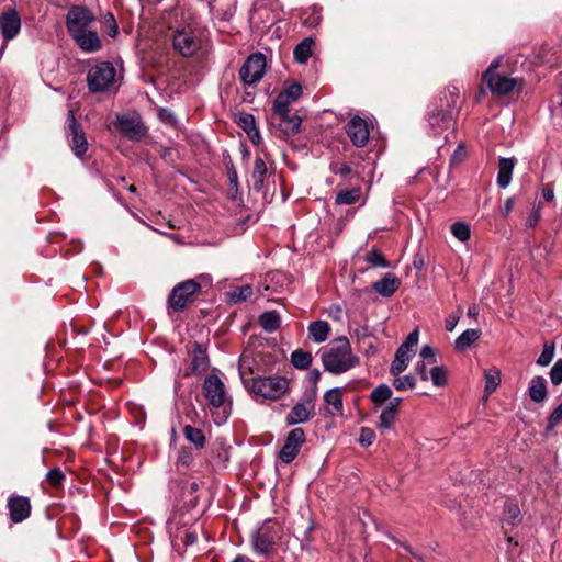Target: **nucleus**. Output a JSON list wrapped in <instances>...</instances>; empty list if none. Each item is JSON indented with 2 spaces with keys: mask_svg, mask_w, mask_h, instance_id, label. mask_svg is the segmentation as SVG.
Wrapping results in <instances>:
<instances>
[{
  "mask_svg": "<svg viewBox=\"0 0 562 562\" xmlns=\"http://www.w3.org/2000/svg\"><path fill=\"white\" fill-rule=\"evenodd\" d=\"M458 322H459V316L450 315L446 319V324H445L446 329L448 331H452L456 328Z\"/></svg>",
  "mask_w": 562,
  "mask_h": 562,
  "instance_id": "nucleus-61",
  "label": "nucleus"
},
{
  "mask_svg": "<svg viewBox=\"0 0 562 562\" xmlns=\"http://www.w3.org/2000/svg\"><path fill=\"white\" fill-rule=\"evenodd\" d=\"M291 102L288 101V99L282 94L279 93L278 97L274 99L273 102V111L274 113L282 120L289 119V105Z\"/></svg>",
  "mask_w": 562,
  "mask_h": 562,
  "instance_id": "nucleus-41",
  "label": "nucleus"
},
{
  "mask_svg": "<svg viewBox=\"0 0 562 562\" xmlns=\"http://www.w3.org/2000/svg\"><path fill=\"white\" fill-rule=\"evenodd\" d=\"M79 48L86 53H95L101 49V40L95 30H88L72 36Z\"/></svg>",
  "mask_w": 562,
  "mask_h": 562,
  "instance_id": "nucleus-18",
  "label": "nucleus"
},
{
  "mask_svg": "<svg viewBox=\"0 0 562 562\" xmlns=\"http://www.w3.org/2000/svg\"><path fill=\"white\" fill-rule=\"evenodd\" d=\"M310 336L316 342H323L328 338L330 333V325L325 321H316L308 326Z\"/></svg>",
  "mask_w": 562,
  "mask_h": 562,
  "instance_id": "nucleus-25",
  "label": "nucleus"
},
{
  "mask_svg": "<svg viewBox=\"0 0 562 562\" xmlns=\"http://www.w3.org/2000/svg\"><path fill=\"white\" fill-rule=\"evenodd\" d=\"M493 93L507 94L514 90H520L522 81L516 78H509L502 75L492 76L484 80Z\"/></svg>",
  "mask_w": 562,
  "mask_h": 562,
  "instance_id": "nucleus-14",
  "label": "nucleus"
},
{
  "mask_svg": "<svg viewBox=\"0 0 562 562\" xmlns=\"http://www.w3.org/2000/svg\"><path fill=\"white\" fill-rule=\"evenodd\" d=\"M324 369L334 374H341L357 367L359 357L352 353L351 345L347 337H338L331 340L321 355Z\"/></svg>",
  "mask_w": 562,
  "mask_h": 562,
  "instance_id": "nucleus-1",
  "label": "nucleus"
},
{
  "mask_svg": "<svg viewBox=\"0 0 562 562\" xmlns=\"http://www.w3.org/2000/svg\"><path fill=\"white\" fill-rule=\"evenodd\" d=\"M427 366L429 364L425 361H418L415 366V372L417 373V375H419L420 380L423 381L428 380Z\"/></svg>",
  "mask_w": 562,
  "mask_h": 562,
  "instance_id": "nucleus-55",
  "label": "nucleus"
},
{
  "mask_svg": "<svg viewBox=\"0 0 562 562\" xmlns=\"http://www.w3.org/2000/svg\"><path fill=\"white\" fill-rule=\"evenodd\" d=\"M115 76L116 70L111 63H98L88 71V88L91 92L108 91L115 85Z\"/></svg>",
  "mask_w": 562,
  "mask_h": 562,
  "instance_id": "nucleus-5",
  "label": "nucleus"
},
{
  "mask_svg": "<svg viewBox=\"0 0 562 562\" xmlns=\"http://www.w3.org/2000/svg\"><path fill=\"white\" fill-rule=\"evenodd\" d=\"M502 521L515 526L520 521V509L515 503H506L504 506Z\"/></svg>",
  "mask_w": 562,
  "mask_h": 562,
  "instance_id": "nucleus-34",
  "label": "nucleus"
},
{
  "mask_svg": "<svg viewBox=\"0 0 562 562\" xmlns=\"http://www.w3.org/2000/svg\"><path fill=\"white\" fill-rule=\"evenodd\" d=\"M392 394L393 392L389 385L381 384L371 392L370 397L375 405H382L392 397Z\"/></svg>",
  "mask_w": 562,
  "mask_h": 562,
  "instance_id": "nucleus-37",
  "label": "nucleus"
},
{
  "mask_svg": "<svg viewBox=\"0 0 562 562\" xmlns=\"http://www.w3.org/2000/svg\"><path fill=\"white\" fill-rule=\"evenodd\" d=\"M529 397L536 403H541L547 397V382L543 376L531 379L528 387Z\"/></svg>",
  "mask_w": 562,
  "mask_h": 562,
  "instance_id": "nucleus-22",
  "label": "nucleus"
},
{
  "mask_svg": "<svg viewBox=\"0 0 562 562\" xmlns=\"http://www.w3.org/2000/svg\"><path fill=\"white\" fill-rule=\"evenodd\" d=\"M228 296L233 303L245 302L252 296V288L250 285L237 286L228 292Z\"/></svg>",
  "mask_w": 562,
  "mask_h": 562,
  "instance_id": "nucleus-40",
  "label": "nucleus"
},
{
  "mask_svg": "<svg viewBox=\"0 0 562 562\" xmlns=\"http://www.w3.org/2000/svg\"><path fill=\"white\" fill-rule=\"evenodd\" d=\"M361 196V189L360 188H353L346 191H340L337 193L335 202L336 204H353L360 200Z\"/></svg>",
  "mask_w": 562,
  "mask_h": 562,
  "instance_id": "nucleus-35",
  "label": "nucleus"
},
{
  "mask_svg": "<svg viewBox=\"0 0 562 562\" xmlns=\"http://www.w3.org/2000/svg\"><path fill=\"white\" fill-rule=\"evenodd\" d=\"M414 356H415V352H411L408 350H405V349L398 347L395 352V357L391 363L390 373L392 375H398L402 372H404L407 369V367Z\"/></svg>",
  "mask_w": 562,
  "mask_h": 562,
  "instance_id": "nucleus-21",
  "label": "nucleus"
},
{
  "mask_svg": "<svg viewBox=\"0 0 562 562\" xmlns=\"http://www.w3.org/2000/svg\"><path fill=\"white\" fill-rule=\"evenodd\" d=\"M542 196L547 202H552L554 199V192L551 184H544L542 187Z\"/></svg>",
  "mask_w": 562,
  "mask_h": 562,
  "instance_id": "nucleus-59",
  "label": "nucleus"
},
{
  "mask_svg": "<svg viewBox=\"0 0 562 562\" xmlns=\"http://www.w3.org/2000/svg\"><path fill=\"white\" fill-rule=\"evenodd\" d=\"M169 533L173 544L181 541L184 546H191L196 541V533L183 527L173 530L172 525L170 524Z\"/></svg>",
  "mask_w": 562,
  "mask_h": 562,
  "instance_id": "nucleus-26",
  "label": "nucleus"
},
{
  "mask_svg": "<svg viewBox=\"0 0 562 562\" xmlns=\"http://www.w3.org/2000/svg\"><path fill=\"white\" fill-rule=\"evenodd\" d=\"M346 132L356 147H363L369 140V123L359 117H352L346 125Z\"/></svg>",
  "mask_w": 562,
  "mask_h": 562,
  "instance_id": "nucleus-12",
  "label": "nucleus"
},
{
  "mask_svg": "<svg viewBox=\"0 0 562 562\" xmlns=\"http://www.w3.org/2000/svg\"><path fill=\"white\" fill-rule=\"evenodd\" d=\"M267 175V166L262 158L257 157L254 164L252 181L255 190H261Z\"/></svg>",
  "mask_w": 562,
  "mask_h": 562,
  "instance_id": "nucleus-30",
  "label": "nucleus"
},
{
  "mask_svg": "<svg viewBox=\"0 0 562 562\" xmlns=\"http://www.w3.org/2000/svg\"><path fill=\"white\" fill-rule=\"evenodd\" d=\"M247 134L249 135V138L254 144H258L260 140V134L259 131L252 126L249 131H247Z\"/></svg>",
  "mask_w": 562,
  "mask_h": 562,
  "instance_id": "nucleus-63",
  "label": "nucleus"
},
{
  "mask_svg": "<svg viewBox=\"0 0 562 562\" xmlns=\"http://www.w3.org/2000/svg\"><path fill=\"white\" fill-rule=\"evenodd\" d=\"M400 286V280L393 273H386L381 280L373 283L372 288L380 295L389 297L395 293Z\"/></svg>",
  "mask_w": 562,
  "mask_h": 562,
  "instance_id": "nucleus-20",
  "label": "nucleus"
},
{
  "mask_svg": "<svg viewBox=\"0 0 562 562\" xmlns=\"http://www.w3.org/2000/svg\"><path fill=\"white\" fill-rule=\"evenodd\" d=\"M562 422V403L552 412L548 419L547 430L550 431Z\"/></svg>",
  "mask_w": 562,
  "mask_h": 562,
  "instance_id": "nucleus-52",
  "label": "nucleus"
},
{
  "mask_svg": "<svg viewBox=\"0 0 562 562\" xmlns=\"http://www.w3.org/2000/svg\"><path fill=\"white\" fill-rule=\"evenodd\" d=\"M259 322L266 331L272 333L280 326V316L274 311H268L261 314Z\"/></svg>",
  "mask_w": 562,
  "mask_h": 562,
  "instance_id": "nucleus-33",
  "label": "nucleus"
},
{
  "mask_svg": "<svg viewBox=\"0 0 562 562\" xmlns=\"http://www.w3.org/2000/svg\"><path fill=\"white\" fill-rule=\"evenodd\" d=\"M249 389L254 394L267 400H278L283 396L289 387V382L282 376H257L251 379Z\"/></svg>",
  "mask_w": 562,
  "mask_h": 562,
  "instance_id": "nucleus-4",
  "label": "nucleus"
},
{
  "mask_svg": "<svg viewBox=\"0 0 562 562\" xmlns=\"http://www.w3.org/2000/svg\"><path fill=\"white\" fill-rule=\"evenodd\" d=\"M305 441V432L302 428H294L292 429L285 439V442L280 451V459L285 462L290 463L292 462L301 448V446Z\"/></svg>",
  "mask_w": 562,
  "mask_h": 562,
  "instance_id": "nucleus-11",
  "label": "nucleus"
},
{
  "mask_svg": "<svg viewBox=\"0 0 562 562\" xmlns=\"http://www.w3.org/2000/svg\"><path fill=\"white\" fill-rule=\"evenodd\" d=\"M94 21L92 12L80 5L71 7L66 15V26L71 37L90 30Z\"/></svg>",
  "mask_w": 562,
  "mask_h": 562,
  "instance_id": "nucleus-7",
  "label": "nucleus"
},
{
  "mask_svg": "<svg viewBox=\"0 0 562 562\" xmlns=\"http://www.w3.org/2000/svg\"><path fill=\"white\" fill-rule=\"evenodd\" d=\"M324 401L329 406L328 412L333 416L342 413V392L339 387L327 391L324 395Z\"/></svg>",
  "mask_w": 562,
  "mask_h": 562,
  "instance_id": "nucleus-23",
  "label": "nucleus"
},
{
  "mask_svg": "<svg viewBox=\"0 0 562 562\" xmlns=\"http://www.w3.org/2000/svg\"><path fill=\"white\" fill-rule=\"evenodd\" d=\"M430 379L435 386L441 387L447 383V370L441 366H434L430 369Z\"/></svg>",
  "mask_w": 562,
  "mask_h": 562,
  "instance_id": "nucleus-45",
  "label": "nucleus"
},
{
  "mask_svg": "<svg viewBox=\"0 0 562 562\" xmlns=\"http://www.w3.org/2000/svg\"><path fill=\"white\" fill-rule=\"evenodd\" d=\"M553 357H554V346L553 345H544L541 355L537 359V363L541 367H546L552 361Z\"/></svg>",
  "mask_w": 562,
  "mask_h": 562,
  "instance_id": "nucleus-49",
  "label": "nucleus"
},
{
  "mask_svg": "<svg viewBox=\"0 0 562 562\" xmlns=\"http://www.w3.org/2000/svg\"><path fill=\"white\" fill-rule=\"evenodd\" d=\"M452 235L460 241H467L471 236L470 226L463 222H456L451 225Z\"/></svg>",
  "mask_w": 562,
  "mask_h": 562,
  "instance_id": "nucleus-44",
  "label": "nucleus"
},
{
  "mask_svg": "<svg viewBox=\"0 0 562 562\" xmlns=\"http://www.w3.org/2000/svg\"><path fill=\"white\" fill-rule=\"evenodd\" d=\"M201 285L193 279L177 284L168 297V308L171 312H182L189 304L193 303Z\"/></svg>",
  "mask_w": 562,
  "mask_h": 562,
  "instance_id": "nucleus-6",
  "label": "nucleus"
},
{
  "mask_svg": "<svg viewBox=\"0 0 562 562\" xmlns=\"http://www.w3.org/2000/svg\"><path fill=\"white\" fill-rule=\"evenodd\" d=\"M485 393L491 395L501 383V371L496 368H491L484 371Z\"/></svg>",
  "mask_w": 562,
  "mask_h": 562,
  "instance_id": "nucleus-32",
  "label": "nucleus"
},
{
  "mask_svg": "<svg viewBox=\"0 0 562 562\" xmlns=\"http://www.w3.org/2000/svg\"><path fill=\"white\" fill-rule=\"evenodd\" d=\"M366 262L371 267L389 268L390 263L378 249L369 250L364 256Z\"/></svg>",
  "mask_w": 562,
  "mask_h": 562,
  "instance_id": "nucleus-39",
  "label": "nucleus"
},
{
  "mask_svg": "<svg viewBox=\"0 0 562 562\" xmlns=\"http://www.w3.org/2000/svg\"><path fill=\"white\" fill-rule=\"evenodd\" d=\"M106 23H109L110 29L109 35L115 36L117 34V25L112 14H109V16L106 18Z\"/></svg>",
  "mask_w": 562,
  "mask_h": 562,
  "instance_id": "nucleus-62",
  "label": "nucleus"
},
{
  "mask_svg": "<svg viewBox=\"0 0 562 562\" xmlns=\"http://www.w3.org/2000/svg\"><path fill=\"white\" fill-rule=\"evenodd\" d=\"M552 384L559 385L562 382V360H558L550 370Z\"/></svg>",
  "mask_w": 562,
  "mask_h": 562,
  "instance_id": "nucleus-53",
  "label": "nucleus"
},
{
  "mask_svg": "<svg viewBox=\"0 0 562 562\" xmlns=\"http://www.w3.org/2000/svg\"><path fill=\"white\" fill-rule=\"evenodd\" d=\"M314 41L311 37L304 38L294 48V59L300 64H305L313 54Z\"/></svg>",
  "mask_w": 562,
  "mask_h": 562,
  "instance_id": "nucleus-28",
  "label": "nucleus"
},
{
  "mask_svg": "<svg viewBox=\"0 0 562 562\" xmlns=\"http://www.w3.org/2000/svg\"><path fill=\"white\" fill-rule=\"evenodd\" d=\"M68 140L74 154L78 157L82 156L88 149V143L83 132L77 125L75 116L71 111L68 114Z\"/></svg>",
  "mask_w": 562,
  "mask_h": 562,
  "instance_id": "nucleus-13",
  "label": "nucleus"
},
{
  "mask_svg": "<svg viewBox=\"0 0 562 562\" xmlns=\"http://www.w3.org/2000/svg\"><path fill=\"white\" fill-rule=\"evenodd\" d=\"M120 132L130 139H138L144 134L143 125L137 116L121 115L116 122Z\"/></svg>",
  "mask_w": 562,
  "mask_h": 562,
  "instance_id": "nucleus-17",
  "label": "nucleus"
},
{
  "mask_svg": "<svg viewBox=\"0 0 562 562\" xmlns=\"http://www.w3.org/2000/svg\"><path fill=\"white\" fill-rule=\"evenodd\" d=\"M315 404L313 400L308 398L296 403L285 417L288 425H296L307 422L314 414Z\"/></svg>",
  "mask_w": 562,
  "mask_h": 562,
  "instance_id": "nucleus-15",
  "label": "nucleus"
},
{
  "mask_svg": "<svg viewBox=\"0 0 562 562\" xmlns=\"http://www.w3.org/2000/svg\"><path fill=\"white\" fill-rule=\"evenodd\" d=\"M499 66V58L493 60L490 65V67L487 68V70L484 72L483 75V80H486L488 79L490 77L492 76H496L497 74L494 71L496 68H498Z\"/></svg>",
  "mask_w": 562,
  "mask_h": 562,
  "instance_id": "nucleus-58",
  "label": "nucleus"
},
{
  "mask_svg": "<svg viewBox=\"0 0 562 562\" xmlns=\"http://www.w3.org/2000/svg\"><path fill=\"white\" fill-rule=\"evenodd\" d=\"M541 217V214H540V206H538L536 210H533V212L530 214V216L528 217L527 220V225L529 227H533L537 225V223L539 222Z\"/></svg>",
  "mask_w": 562,
  "mask_h": 562,
  "instance_id": "nucleus-57",
  "label": "nucleus"
},
{
  "mask_svg": "<svg viewBox=\"0 0 562 562\" xmlns=\"http://www.w3.org/2000/svg\"><path fill=\"white\" fill-rule=\"evenodd\" d=\"M281 526L277 520H266L252 536L254 551L259 555H269L281 538Z\"/></svg>",
  "mask_w": 562,
  "mask_h": 562,
  "instance_id": "nucleus-2",
  "label": "nucleus"
},
{
  "mask_svg": "<svg viewBox=\"0 0 562 562\" xmlns=\"http://www.w3.org/2000/svg\"><path fill=\"white\" fill-rule=\"evenodd\" d=\"M184 437L196 447L202 448L204 446L205 437L201 429L192 426H186L183 429Z\"/></svg>",
  "mask_w": 562,
  "mask_h": 562,
  "instance_id": "nucleus-42",
  "label": "nucleus"
},
{
  "mask_svg": "<svg viewBox=\"0 0 562 562\" xmlns=\"http://www.w3.org/2000/svg\"><path fill=\"white\" fill-rule=\"evenodd\" d=\"M480 336L479 329H467L456 339V348L460 351L467 350Z\"/></svg>",
  "mask_w": 562,
  "mask_h": 562,
  "instance_id": "nucleus-29",
  "label": "nucleus"
},
{
  "mask_svg": "<svg viewBox=\"0 0 562 562\" xmlns=\"http://www.w3.org/2000/svg\"><path fill=\"white\" fill-rule=\"evenodd\" d=\"M375 440V432L371 428L363 427L360 431L359 443L363 447L371 446Z\"/></svg>",
  "mask_w": 562,
  "mask_h": 562,
  "instance_id": "nucleus-51",
  "label": "nucleus"
},
{
  "mask_svg": "<svg viewBox=\"0 0 562 562\" xmlns=\"http://www.w3.org/2000/svg\"><path fill=\"white\" fill-rule=\"evenodd\" d=\"M209 367V359L204 350L200 346L193 351L191 360V370L193 372H203Z\"/></svg>",
  "mask_w": 562,
  "mask_h": 562,
  "instance_id": "nucleus-31",
  "label": "nucleus"
},
{
  "mask_svg": "<svg viewBox=\"0 0 562 562\" xmlns=\"http://www.w3.org/2000/svg\"><path fill=\"white\" fill-rule=\"evenodd\" d=\"M289 102L296 101L302 94V86L300 83H291L281 92Z\"/></svg>",
  "mask_w": 562,
  "mask_h": 562,
  "instance_id": "nucleus-46",
  "label": "nucleus"
},
{
  "mask_svg": "<svg viewBox=\"0 0 562 562\" xmlns=\"http://www.w3.org/2000/svg\"><path fill=\"white\" fill-rule=\"evenodd\" d=\"M10 517L14 522H21L30 515L31 505L26 497L18 496L9 499Z\"/></svg>",
  "mask_w": 562,
  "mask_h": 562,
  "instance_id": "nucleus-19",
  "label": "nucleus"
},
{
  "mask_svg": "<svg viewBox=\"0 0 562 562\" xmlns=\"http://www.w3.org/2000/svg\"><path fill=\"white\" fill-rule=\"evenodd\" d=\"M21 29V20L18 12L13 9L0 14V30L4 40L14 38Z\"/></svg>",
  "mask_w": 562,
  "mask_h": 562,
  "instance_id": "nucleus-16",
  "label": "nucleus"
},
{
  "mask_svg": "<svg viewBox=\"0 0 562 562\" xmlns=\"http://www.w3.org/2000/svg\"><path fill=\"white\" fill-rule=\"evenodd\" d=\"M393 386L397 391L413 390L416 386L415 378L412 374L406 375H393Z\"/></svg>",
  "mask_w": 562,
  "mask_h": 562,
  "instance_id": "nucleus-43",
  "label": "nucleus"
},
{
  "mask_svg": "<svg viewBox=\"0 0 562 562\" xmlns=\"http://www.w3.org/2000/svg\"><path fill=\"white\" fill-rule=\"evenodd\" d=\"M515 205V199L514 198H508L506 199V201L504 202V205L501 210V213L504 217H507L509 215V213L512 212L513 207Z\"/></svg>",
  "mask_w": 562,
  "mask_h": 562,
  "instance_id": "nucleus-56",
  "label": "nucleus"
},
{
  "mask_svg": "<svg viewBox=\"0 0 562 562\" xmlns=\"http://www.w3.org/2000/svg\"><path fill=\"white\" fill-rule=\"evenodd\" d=\"M419 340V331L418 329H414L408 334L406 339L401 344V348L408 350L411 352H415V347L417 346Z\"/></svg>",
  "mask_w": 562,
  "mask_h": 562,
  "instance_id": "nucleus-47",
  "label": "nucleus"
},
{
  "mask_svg": "<svg viewBox=\"0 0 562 562\" xmlns=\"http://www.w3.org/2000/svg\"><path fill=\"white\" fill-rule=\"evenodd\" d=\"M173 49L183 57L193 56L201 47V41L190 24L170 27Z\"/></svg>",
  "mask_w": 562,
  "mask_h": 562,
  "instance_id": "nucleus-3",
  "label": "nucleus"
},
{
  "mask_svg": "<svg viewBox=\"0 0 562 562\" xmlns=\"http://www.w3.org/2000/svg\"><path fill=\"white\" fill-rule=\"evenodd\" d=\"M514 167V158H501L497 175V184L501 188H506L510 183Z\"/></svg>",
  "mask_w": 562,
  "mask_h": 562,
  "instance_id": "nucleus-24",
  "label": "nucleus"
},
{
  "mask_svg": "<svg viewBox=\"0 0 562 562\" xmlns=\"http://www.w3.org/2000/svg\"><path fill=\"white\" fill-rule=\"evenodd\" d=\"M262 356L254 350H245L239 358V376L245 386H249L255 373L263 370Z\"/></svg>",
  "mask_w": 562,
  "mask_h": 562,
  "instance_id": "nucleus-9",
  "label": "nucleus"
},
{
  "mask_svg": "<svg viewBox=\"0 0 562 562\" xmlns=\"http://www.w3.org/2000/svg\"><path fill=\"white\" fill-rule=\"evenodd\" d=\"M240 123L244 127V130L247 132L249 131L252 126H255V120H254V116L248 114V115H245L240 119Z\"/></svg>",
  "mask_w": 562,
  "mask_h": 562,
  "instance_id": "nucleus-60",
  "label": "nucleus"
},
{
  "mask_svg": "<svg viewBox=\"0 0 562 562\" xmlns=\"http://www.w3.org/2000/svg\"><path fill=\"white\" fill-rule=\"evenodd\" d=\"M419 340V331L418 329H414L408 334L406 339L401 344V348L408 350L411 352H415V347L417 346Z\"/></svg>",
  "mask_w": 562,
  "mask_h": 562,
  "instance_id": "nucleus-48",
  "label": "nucleus"
},
{
  "mask_svg": "<svg viewBox=\"0 0 562 562\" xmlns=\"http://www.w3.org/2000/svg\"><path fill=\"white\" fill-rule=\"evenodd\" d=\"M396 416L397 413H395V411H392V408L384 407L379 416L378 428L381 431L391 429V427L396 420Z\"/></svg>",
  "mask_w": 562,
  "mask_h": 562,
  "instance_id": "nucleus-38",
  "label": "nucleus"
},
{
  "mask_svg": "<svg viewBox=\"0 0 562 562\" xmlns=\"http://www.w3.org/2000/svg\"><path fill=\"white\" fill-rule=\"evenodd\" d=\"M46 479L53 486H59L65 475L58 468H54L47 473Z\"/></svg>",
  "mask_w": 562,
  "mask_h": 562,
  "instance_id": "nucleus-54",
  "label": "nucleus"
},
{
  "mask_svg": "<svg viewBox=\"0 0 562 562\" xmlns=\"http://www.w3.org/2000/svg\"><path fill=\"white\" fill-rule=\"evenodd\" d=\"M452 111H438L437 113H431L428 116V121L431 127L436 128H448L452 125L453 115Z\"/></svg>",
  "mask_w": 562,
  "mask_h": 562,
  "instance_id": "nucleus-27",
  "label": "nucleus"
},
{
  "mask_svg": "<svg viewBox=\"0 0 562 562\" xmlns=\"http://www.w3.org/2000/svg\"><path fill=\"white\" fill-rule=\"evenodd\" d=\"M419 357L422 358V361H425L430 366H435L437 362L436 350L430 345H425L422 348Z\"/></svg>",
  "mask_w": 562,
  "mask_h": 562,
  "instance_id": "nucleus-50",
  "label": "nucleus"
},
{
  "mask_svg": "<svg viewBox=\"0 0 562 562\" xmlns=\"http://www.w3.org/2000/svg\"><path fill=\"white\" fill-rule=\"evenodd\" d=\"M291 362L296 369H307L312 363V355L302 349L294 350L291 355Z\"/></svg>",
  "mask_w": 562,
  "mask_h": 562,
  "instance_id": "nucleus-36",
  "label": "nucleus"
},
{
  "mask_svg": "<svg viewBox=\"0 0 562 562\" xmlns=\"http://www.w3.org/2000/svg\"><path fill=\"white\" fill-rule=\"evenodd\" d=\"M266 57L261 53L251 54L239 70V77L244 85H256L266 72Z\"/></svg>",
  "mask_w": 562,
  "mask_h": 562,
  "instance_id": "nucleus-8",
  "label": "nucleus"
},
{
  "mask_svg": "<svg viewBox=\"0 0 562 562\" xmlns=\"http://www.w3.org/2000/svg\"><path fill=\"white\" fill-rule=\"evenodd\" d=\"M203 394L213 407H220L226 401L225 385L216 375H210L204 380Z\"/></svg>",
  "mask_w": 562,
  "mask_h": 562,
  "instance_id": "nucleus-10",
  "label": "nucleus"
},
{
  "mask_svg": "<svg viewBox=\"0 0 562 562\" xmlns=\"http://www.w3.org/2000/svg\"><path fill=\"white\" fill-rule=\"evenodd\" d=\"M390 403L385 406V408H392V411H395V413H397V409H398V406L401 405L402 403V398L401 397H394V398H390Z\"/></svg>",
  "mask_w": 562,
  "mask_h": 562,
  "instance_id": "nucleus-64",
  "label": "nucleus"
}]
</instances>
